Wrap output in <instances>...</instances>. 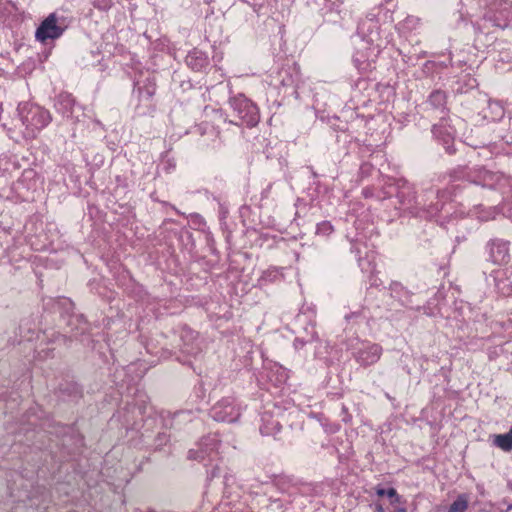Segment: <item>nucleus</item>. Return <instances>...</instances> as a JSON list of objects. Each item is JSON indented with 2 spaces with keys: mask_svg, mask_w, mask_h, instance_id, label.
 Wrapping results in <instances>:
<instances>
[{
  "mask_svg": "<svg viewBox=\"0 0 512 512\" xmlns=\"http://www.w3.org/2000/svg\"><path fill=\"white\" fill-rule=\"evenodd\" d=\"M386 496L389 497L390 500L393 499L394 497H396V500L399 499V494L397 493L395 488L386 489Z\"/></svg>",
  "mask_w": 512,
  "mask_h": 512,
  "instance_id": "obj_29",
  "label": "nucleus"
},
{
  "mask_svg": "<svg viewBox=\"0 0 512 512\" xmlns=\"http://www.w3.org/2000/svg\"><path fill=\"white\" fill-rule=\"evenodd\" d=\"M274 486L283 493H293L295 484L293 479L286 475L275 476L273 479Z\"/></svg>",
  "mask_w": 512,
  "mask_h": 512,
  "instance_id": "obj_19",
  "label": "nucleus"
},
{
  "mask_svg": "<svg viewBox=\"0 0 512 512\" xmlns=\"http://www.w3.org/2000/svg\"><path fill=\"white\" fill-rule=\"evenodd\" d=\"M173 210L176 211V213H179V210H177L176 207H173Z\"/></svg>",
  "mask_w": 512,
  "mask_h": 512,
  "instance_id": "obj_38",
  "label": "nucleus"
},
{
  "mask_svg": "<svg viewBox=\"0 0 512 512\" xmlns=\"http://www.w3.org/2000/svg\"><path fill=\"white\" fill-rule=\"evenodd\" d=\"M173 210L176 211V213H179V210H177L176 207H173Z\"/></svg>",
  "mask_w": 512,
  "mask_h": 512,
  "instance_id": "obj_36",
  "label": "nucleus"
},
{
  "mask_svg": "<svg viewBox=\"0 0 512 512\" xmlns=\"http://www.w3.org/2000/svg\"><path fill=\"white\" fill-rule=\"evenodd\" d=\"M221 440L218 434H209L203 437L198 443V449H191L188 458L204 461L206 458L214 460L218 455Z\"/></svg>",
  "mask_w": 512,
  "mask_h": 512,
  "instance_id": "obj_8",
  "label": "nucleus"
},
{
  "mask_svg": "<svg viewBox=\"0 0 512 512\" xmlns=\"http://www.w3.org/2000/svg\"><path fill=\"white\" fill-rule=\"evenodd\" d=\"M506 272H498L495 276V284L499 293L504 296H508L512 294V280L506 278L503 279L500 277V274H505Z\"/></svg>",
  "mask_w": 512,
  "mask_h": 512,
  "instance_id": "obj_23",
  "label": "nucleus"
},
{
  "mask_svg": "<svg viewBox=\"0 0 512 512\" xmlns=\"http://www.w3.org/2000/svg\"><path fill=\"white\" fill-rule=\"evenodd\" d=\"M65 30L66 26L59 22V18L56 13H51L36 29L35 38L39 42L46 44L48 40L60 38Z\"/></svg>",
  "mask_w": 512,
  "mask_h": 512,
  "instance_id": "obj_7",
  "label": "nucleus"
},
{
  "mask_svg": "<svg viewBox=\"0 0 512 512\" xmlns=\"http://www.w3.org/2000/svg\"><path fill=\"white\" fill-rule=\"evenodd\" d=\"M306 342L301 338H295L293 342V346L296 350L302 349L305 346Z\"/></svg>",
  "mask_w": 512,
  "mask_h": 512,
  "instance_id": "obj_28",
  "label": "nucleus"
},
{
  "mask_svg": "<svg viewBox=\"0 0 512 512\" xmlns=\"http://www.w3.org/2000/svg\"><path fill=\"white\" fill-rule=\"evenodd\" d=\"M466 188H468L467 185L448 184L436 193L429 190L417 197L414 187L404 183L399 187L397 198L403 210H407L415 217L431 220L440 217L443 212L446 213L444 217H447L450 214L446 210L448 202Z\"/></svg>",
  "mask_w": 512,
  "mask_h": 512,
  "instance_id": "obj_1",
  "label": "nucleus"
},
{
  "mask_svg": "<svg viewBox=\"0 0 512 512\" xmlns=\"http://www.w3.org/2000/svg\"><path fill=\"white\" fill-rule=\"evenodd\" d=\"M493 444L505 452L512 450V428L505 434L494 436Z\"/></svg>",
  "mask_w": 512,
  "mask_h": 512,
  "instance_id": "obj_21",
  "label": "nucleus"
},
{
  "mask_svg": "<svg viewBox=\"0 0 512 512\" xmlns=\"http://www.w3.org/2000/svg\"><path fill=\"white\" fill-rule=\"evenodd\" d=\"M378 279L377 278H374V279H371V285L372 286H378Z\"/></svg>",
  "mask_w": 512,
  "mask_h": 512,
  "instance_id": "obj_34",
  "label": "nucleus"
},
{
  "mask_svg": "<svg viewBox=\"0 0 512 512\" xmlns=\"http://www.w3.org/2000/svg\"><path fill=\"white\" fill-rule=\"evenodd\" d=\"M18 113L27 134L32 137H35L52 120L50 112L36 104H20Z\"/></svg>",
  "mask_w": 512,
  "mask_h": 512,
  "instance_id": "obj_4",
  "label": "nucleus"
},
{
  "mask_svg": "<svg viewBox=\"0 0 512 512\" xmlns=\"http://www.w3.org/2000/svg\"><path fill=\"white\" fill-rule=\"evenodd\" d=\"M75 103L76 101L72 94L68 92H61L55 98L54 107L56 111L64 117H70L73 113Z\"/></svg>",
  "mask_w": 512,
  "mask_h": 512,
  "instance_id": "obj_13",
  "label": "nucleus"
},
{
  "mask_svg": "<svg viewBox=\"0 0 512 512\" xmlns=\"http://www.w3.org/2000/svg\"><path fill=\"white\" fill-rule=\"evenodd\" d=\"M92 5L99 11H108L113 6V0H93Z\"/></svg>",
  "mask_w": 512,
  "mask_h": 512,
  "instance_id": "obj_26",
  "label": "nucleus"
},
{
  "mask_svg": "<svg viewBox=\"0 0 512 512\" xmlns=\"http://www.w3.org/2000/svg\"><path fill=\"white\" fill-rule=\"evenodd\" d=\"M389 290L391 297L398 300L402 306L412 308V293L400 282L393 281L389 286Z\"/></svg>",
  "mask_w": 512,
  "mask_h": 512,
  "instance_id": "obj_15",
  "label": "nucleus"
},
{
  "mask_svg": "<svg viewBox=\"0 0 512 512\" xmlns=\"http://www.w3.org/2000/svg\"><path fill=\"white\" fill-rule=\"evenodd\" d=\"M180 340L182 344L180 349L188 355H196L199 352L197 344V333L188 327H182L180 330Z\"/></svg>",
  "mask_w": 512,
  "mask_h": 512,
  "instance_id": "obj_12",
  "label": "nucleus"
},
{
  "mask_svg": "<svg viewBox=\"0 0 512 512\" xmlns=\"http://www.w3.org/2000/svg\"><path fill=\"white\" fill-rule=\"evenodd\" d=\"M451 183L464 181L468 184L479 185L490 189L497 188L502 182H506V177L500 172L487 170L484 167L475 169L457 168L450 172Z\"/></svg>",
  "mask_w": 512,
  "mask_h": 512,
  "instance_id": "obj_2",
  "label": "nucleus"
},
{
  "mask_svg": "<svg viewBox=\"0 0 512 512\" xmlns=\"http://www.w3.org/2000/svg\"><path fill=\"white\" fill-rule=\"evenodd\" d=\"M185 63L194 71H202L209 65V58L205 52L194 48L186 56Z\"/></svg>",
  "mask_w": 512,
  "mask_h": 512,
  "instance_id": "obj_14",
  "label": "nucleus"
},
{
  "mask_svg": "<svg viewBox=\"0 0 512 512\" xmlns=\"http://www.w3.org/2000/svg\"><path fill=\"white\" fill-rule=\"evenodd\" d=\"M228 103L234 116V120H230L229 123L248 128H253L259 123L260 112L258 106L244 94L238 93L231 96Z\"/></svg>",
  "mask_w": 512,
  "mask_h": 512,
  "instance_id": "obj_3",
  "label": "nucleus"
},
{
  "mask_svg": "<svg viewBox=\"0 0 512 512\" xmlns=\"http://www.w3.org/2000/svg\"><path fill=\"white\" fill-rule=\"evenodd\" d=\"M455 129L449 124V118L440 116V122L432 126V134L434 138L443 145L448 154L455 153L454 138Z\"/></svg>",
  "mask_w": 512,
  "mask_h": 512,
  "instance_id": "obj_9",
  "label": "nucleus"
},
{
  "mask_svg": "<svg viewBox=\"0 0 512 512\" xmlns=\"http://www.w3.org/2000/svg\"><path fill=\"white\" fill-rule=\"evenodd\" d=\"M156 89L157 85L154 77H147L144 80L135 82L133 94L137 99V104L134 108L137 116L142 117L154 113L156 105L153 97Z\"/></svg>",
  "mask_w": 512,
  "mask_h": 512,
  "instance_id": "obj_5",
  "label": "nucleus"
},
{
  "mask_svg": "<svg viewBox=\"0 0 512 512\" xmlns=\"http://www.w3.org/2000/svg\"><path fill=\"white\" fill-rule=\"evenodd\" d=\"M510 242L501 238H494L487 242L486 251L488 260L493 264L502 265L510 259Z\"/></svg>",
  "mask_w": 512,
  "mask_h": 512,
  "instance_id": "obj_10",
  "label": "nucleus"
},
{
  "mask_svg": "<svg viewBox=\"0 0 512 512\" xmlns=\"http://www.w3.org/2000/svg\"><path fill=\"white\" fill-rule=\"evenodd\" d=\"M353 62L358 70L367 71L371 69L372 62L374 60L369 59V53H365L364 51L357 50L353 55Z\"/></svg>",
  "mask_w": 512,
  "mask_h": 512,
  "instance_id": "obj_20",
  "label": "nucleus"
},
{
  "mask_svg": "<svg viewBox=\"0 0 512 512\" xmlns=\"http://www.w3.org/2000/svg\"><path fill=\"white\" fill-rule=\"evenodd\" d=\"M36 172L33 169H26L22 172L21 177L19 178V183H24L26 180L34 179Z\"/></svg>",
  "mask_w": 512,
  "mask_h": 512,
  "instance_id": "obj_27",
  "label": "nucleus"
},
{
  "mask_svg": "<svg viewBox=\"0 0 512 512\" xmlns=\"http://www.w3.org/2000/svg\"><path fill=\"white\" fill-rule=\"evenodd\" d=\"M446 94L441 90L431 92L428 97L427 104L432 110L439 111L441 116L448 117V109L446 107Z\"/></svg>",
  "mask_w": 512,
  "mask_h": 512,
  "instance_id": "obj_16",
  "label": "nucleus"
},
{
  "mask_svg": "<svg viewBox=\"0 0 512 512\" xmlns=\"http://www.w3.org/2000/svg\"><path fill=\"white\" fill-rule=\"evenodd\" d=\"M469 506V496L460 494L457 499L449 506L448 512H465Z\"/></svg>",
  "mask_w": 512,
  "mask_h": 512,
  "instance_id": "obj_24",
  "label": "nucleus"
},
{
  "mask_svg": "<svg viewBox=\"0 0 512 512\" xmlns=\"http://www.w3.org/2000/svg\"><path fill=\"white\" fill-rule=\"evenodd\" d=\"M20 169V164L15 156L0 155V174L2 176H12Z\"/></svg>",
  "mask_w": 512,
  "mask_h": 512,
  "instance_id": "obj_18",
  "label": "nucleus"
},
{
  "mask_svg": "<svg viewBox=\"0 0 512 512\" xmlns=\"http://www.w3.org/2000/svg\"><path fill=\"white\" fill-rule=\"evenodd\" d=\"M382 347L376 343H366L354 352V358L363 367L377 363L382 355Z\"/></svg>",
  "mask_w": 512,
  "mask_h": 512,
  "instance_id": "obj_11",
  "label": "nucleus"
},
{
  "mask_svg": "<svg viewBox=\"0 0 512 512\" xmlns=\"http://www.w3.org/2000/svg\"><path fill=\"white\" fill-rule=\"evenodd\" d=\"M375 512H384L383 506L379 503L375 504Z\"/></svg>",
  "mask_w": 512,
  "mask_h": 512,
  "instance_id": "obj_33",
  "label": "nucleus"
},
{
  "mask_svg": "<svg viewBox=\"0 0 512 512\" xmlns=\"http://www.w3.org/2000/svg\"><path fill=\"white\" fill-rule=\"evenodd\" d=\"M375 492L380 497L386 496V489L382 488L381 486H377L375 488Z\"/></svg>",
  "mask_w": 512,
  "mask_h": 512,
  "instance_id": "obj_31",
  "label": "nucleus"
},
{
  "mask_svg": "<svg viewBox=\"0 0 512 512\" xmlns=\"http://www.w3.org/2000/svg\"><path fill=\"white\" fill-rule=\"evenodd\" d=\"M260 433L264 436H272L281 429L280 422L269 413H264L261 417Z\"/></svg>",
  "mask_w": 512,
  "mask_h": 512,
  "instance_id": "obj_17",
  "label": "nucleus"
},
{
  "mask_svg": "<svg viewBox=\"0 0 512 512\" xmlns=\"http://www.w3.org/2000/svg\"><path fill=\"white\" fill-rule=\"evenodd\" d=\"M405 503H406V501L400 495H399L398 500H396V497H394L393 499L390 500V504L394 507H396L397 505H400V504H405Z\"/></svg>",
  "mask_w": 512,
  "mask_h": 512,
  "instance_id": "obj_30",
  "label": "nucleus"
},
{
  "mask_svg": "<svg viewBox=\"0 0 512 512\" xmlns=\"http://www.w3.org/2000/svg\"><path fill=\"white\" fill-rule=\"evenodd\" d=\"M210 416L218 422L234 423L241 416V406L234 397H223L211 407Z\"/></svg>",
  "mask_w": 512,
  "mask_h": 512,
  "instance_id": "obj_6",
  "label": "nucleus"
},
{
  "mask_svg": "<svg viewBox=\"0 0 512 512\" xmlns=\"http://www.w3.org/2000/svg\"><path fill=\"white\" fill-rule=\"evenodd\" d=\"M284 279L283 267H271L263 272L261 280L267 283L282 281Z\"/></svg>",
  "mask_w": 512,
  "mask_h": 512,
  "instance_id": "obj_22",
  "label": "nucleus"
},
{
  "mask_svg": "<svg viewBox=\"0 0 512 512\" xmlns=\"http://www.w3.org/2000/svg\"><path fill=\"white\" fill-rule=\"evenodd\" d=\"M334 228L329 221H323L317 224L316 234L322 236H328L333 232Z\"/></svg>",
  "mask_w": 512,
  "mask_h": 512,
  "instance_id": "obj_25",
  "label": "nucleus"
},
{
  "mask_svg": "<svg viewBox=\"0 0 512 512\" xmlns=\"http://www.w3.org/2000/svg\"><path fill=\"white\" fill-rule=\"evenodd\" d=\"M498 26H500V27L504 28V27H506V26H507V24H506V23H505V24H503V25L498 24Z\"/></svg>",
  "mask_w": 512,
  "mask_h": 512,
  "instance_id": "obj_35",
  "label": "nucleus"
},
{
  "mask_svg": "<svg viewBox=\"0 0 512 512\" xmlns=\"http://www.w3.org/2000/svg\"><path fill=\"white\" fill-rule=\"evenodd\" d=\"M405 504H400L395 507V512H407Z\"/></svg>",
  "mask_w": 512,
  "mask_h": 512,
  "instance_id": "obj_32",
  "label": "nucleus"
},
{
  "mask_svg": "<svg viewBox=\"0 0 512 512\" xmlns=\"http://www.w3.org/2000/svg\"><path fill=\"white\" fill-rule=\"evenodd\" d=\"M173 210L176 211V213H179V210H177L176 207H173Z\"/></svg>",
  "mask_w": 512,
  "mask_h": 512,
  "instance_id": "obj_37",
  "label": "nucleus"
}]
</instances>
